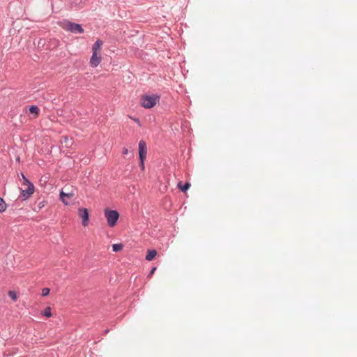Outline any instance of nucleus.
<instances>
[{
	"instance_id": "obj_1",
	"label": "nucleus",
	"mask_w": 357,
	"mask_h": 357,
	"mask_svg": "<svg viewBox=\"0 0 357 357\" xmlns=\"http://www.w3.org/2000/svg\"><path fill=\"white\" fill-rule=\"evenodd\" d=\"M59 26L67 31H70L73 33H82L84 29L82 26L79 24L74 23L70 21L64 20L59 22Z\"/></svg>"
},
{
	"instance_id": "obj_2",
	"label": "nucleus",
	"mask_w": 357,
	"mask_h": 357,
	"mask_svg": "<svg viewBox=\"0 0 357 357\" xmlns=\"http://www.w3.org/2000/svg\"><path fill=\"white\" fill-rule=\"evenodd\" d=\"M160 101V96L158 95H144L141 98V105L146 109L153 107Z\"/></svg>"
},
{
	"instance_id": "obj_3",
	"label": "nucleus",
	"mask_w": 357,
	"mask_h": 357,
	"mask_svg": "<svg viewBox=\"0 0 357 357\" xmlns=\"http://www.w3.org/2000/svg\"><path fill=\"white\" fill-rule=\"evenodd\" d=\"M75 196V188L73 186H65L59 193L61 201L65 204L68 205V199Z\"/></svg>"
},
{
	"instance_id": "obj_4",
	"label": "nucleus",
	"mask_w": 357,
	"mask_h": 357,
	"mask_svg": "<svg viewBox=\"0 0 357 357\" xmlns=\"http://www.w3.org/2000/svg\"><path fill=\"white\" fill-rule=\"evenodd\" d=\"M105 216L106 218L107 225L110 227H114L119 218V213L115 210L105 209Z\"/></svg>"
},
{
	"instance_id": "obj_5",
	"label": "nucleus",
	"mask_w": 357,
	"mask_h": 357,
	"mask_svg": "<svg viewBox=\"0 0 357 357\" xmlns=\"http://www.w3.org/2000/svg\"><path fill=\"white\" fill-rule=\"evenodd\" d=\"M147 153L146 144L144 141L141 140L139 142V156L140 159V165L142 169H144V160Z\"/></svg>"
},
{
	"instance_id": "obj_6",
	"label": "nucleus",
	"mask_w": 357,
	"mask_h": 357,
	"mask_svg": "<svg viewBox=\"0 0 357 357\" xmlns=\"http://www.w3.org/2000/svg\"><path fill=\"white\" fill-rule=\"evenodd\" d=\"M22 185L25 187V189L21 190V197L23 200H26L33 194L34 186L31 182Z\"/></svg>"
},
{
	"instance_id": "obj_7",
	"label": "nucleus",
	"mask_w": 357,
	"mask_h": 357,
	"mask_svg": "<svg viewBox=\"0 0 357 357\" xmlns=\"http://www.w3.org/2000/svg\"><path fill=\"white\" fill-rule=\"evenodd\" d=\"M78 214L79 218L82 220L83 226L86 227L88 225L89 219L88 210L85 208H80L78 209Z\"/></svg>"
},
{
	"instance_id": "obj_8",
	"label": "nucleus",
	"mask_w": 357,
	"mask_h": 357,
	"mask_svg": "<svg viewBox=\"0 0 357 357\" xmlns=\"http://www.w3.org/2000/svg\"><path fill=\"white\" fill-rule=\"evenodd\" d=\"M102 57L100 52H93L90 59V65L93 68L97 67L101 62Z\"/></svg>"
},
{
	"instance_id": "obj_9",
	"label": "nucleus",
	"mask_w": 357,
	"mask_h": 357,
	"mask_svg": "<svg viewBox=\"0 0 357 357\" xmlns=\"http://www.w3.org/2000/svg\"><path fill=\"white\" fill-rule=\"evenodd\" d=\"M102 45V42L100 40H97L96 41V43L93 45L92 52H100Z\"/></svg>"
},
{
	"instance_id": "obj_10",
	"label": "nucleus",
	"mask_w": 357,
	"mask_h": 357,
	"mask_svg": "<svg viewBox=\"0 0 357 357\" xmlns=\"http://www.w3.org/2000/svg\"><path fill=\"white\" fill-rule=\"evenodd\" d=\"M156 255L157 251L155 250H148L147 255L146 256V259L147 261H151L155 257Z\"/></svg>"
},
{
	"instance_id": "obj_11",
	"label": "nucleus",
	"mask_w": 357,
	"mask_h": 357,
	"mask_svg": "<svg viewBox=\"0 0 357 357\" xmlns=\"http://www.w3.org/2000/svg\"><path fill=\"white\" fill-rule=\"evenodd\" d=\"M178 188L182 191V192H186L189 188L190 187V183H185L184 185L182 184V182H179L178 183Z\"/></svg>"
},
{
	"instance_id": "obj_12",
	"label": "nucleus",
	"mask_w": 357,
	"mask_h": 357,
	"mask_svg": "<svg viewBox=\"0 0 357 357\" xmlns=\"http://www.w3.org/2000/svg\"><path fill=\"white\" fill-rule=\"evenodd\" d=\"M29 112L31 114H34L36 116H38L39 114V108L37 106L32 105L29 107Z\"/></svg>"
},
{
	"instance_id": "obj_13",
	"label": "nucleus",
	"mask_w": 357,
	"mask_h": 357,
	"mask_svg": "<svg viewBox=\"0 0 357 357\" xmlns=\"http://www.w3.org/2000/svg\"><path fill=\"white\" fill-rule=\"evenodd\" d=\"M123 245L119 243V244H114L112 245V249H113V251L114 252H119L121 251L122 249H123Z\"/></svg>"
},
{
	"instance_id": "obj_14",
	"label": "nucleus",
	"mask_w": 357,
	"mask_h": 357,
	"mask_svg": "<svg viewBox=\"0 0 357 357\" xmlns=\"http://www.w3.org/2000/svg\"><path fill=\"white\" fill-rule=\"evenodd\" d=\"M43 315L47 317H50L52 316L51 308L50 307H45L43 312Z\"/></svg>"
},
{
	"instance_id": "obj_15",
	"label": "nucleus",
	"mask_w": 357,
	"mask_h": 357,
	"mask_svg": "<svg viewBox=\"0 0 357 357\" xmlns=\"http://www.w3.org/2000/svg\"><path fill=\"white\" fill-rule=\"evenodd\" d=\"M8 296L14 301H15L17 298V294L15 291H9L8 293Z\"/></svg>"
},
{
	"instance_id": "obj_16",
	"label": "nucleus",
	"mask_w": 357,
	"mask_h": 357,
	"mask_svg": "<svg viewBox=\"0 0 357 357\" xmlns=\"http://www.w3.org/2000/svg\"><path fill=\"white\" fill-rule=\"evenodd\" d=\"M6 209V204L2 198H0V212H3Z\"/></svg>"
},
{
	"instance_id": "obj_17",
	"label": "nucleus",
	"mask_w": 357,
	"mask_h": 357,
	"mask_svg": "<svg viewBox=\"0 0 357 357\" xmlns=\"http://www.w3.org/2000/svg\"><path fill=\"white\" fill-rule=\"evenodd\" d=\"M50 290L49 288H43L42 289V296H47L50 294Z\"/></svg>"
},
{
	"instance_id": "obj_18",
	"label": "nucleus",
	"mask_w": 357,
	"mask_h": 357,
	"mask_svg": "<svg viewBox=\"0 0 357 357\" xmlns=\"http://www.w3.org/2000/svg\"><path fill=\"white\" fill-rule=\"evenodd\" d=\"M21 176H22V178L23 181H24L23 184L28 183L29 182H30V181H29L26 178V176L24 175V174H22H22H21Z\"/></svg>"
},
{
	"instance_id": "obj_19",
	"label": "nucleus",
	"mask_w": 357,
	"mask_h": 357,
	"mask_svg": "<svg viewBox=\"0 0 357 357\" xmlns=\"http://www.w3.org/2000/svg\"><path fill=\"white\" fill-rule=\"evenodd\" d=\"M71 139H68L67 137H63V141L67 145L71 143Z\"/></svg>"
},
{
	"instance_id": "obj_20",
	"label": "nucleus",
	"mask_w": 357,
	"mask_h": 357,
	"mask_svg": "<svg viewBox=\"0 0 357 357\" xmlns=\"http://www.w3.org/2000/svg\"><path fill=\"white\" fill-rule=\"evenodd\" d=\"M122 153H123V155H126V154H128V149H127V148H123V150H122Z\"/></svg>"
},
{
	"instance_id": "obj_21",
	"label": "nucleus",
	"mask_w": 357,
	"mask_h": 357,
	"mask_svg": "<svg viewBox=\"0 0 357 357\" xmlns=\"http://www.w3.org/2000/svg\"><path fill=\"white\" fill-rule=\"evenodd\" d=\"M156 270V267H153L149 273V276H151Z\"/></svg>"
},
{
	"instance_id": "obj_22",
	"label": "nucleus",
	"mask_w": 357,
	"mask_h": 357,
	"mask_svg": "<svg viewBox=\"0 0 357 357\" xmlns=\"http://www.w3.org/2000/svg\"><path fill=\"white\" fill-rule=\"evenodd\" d=\"M135 122H139V120L137 119H134Z\"/></svg>"
}]
</instances>
